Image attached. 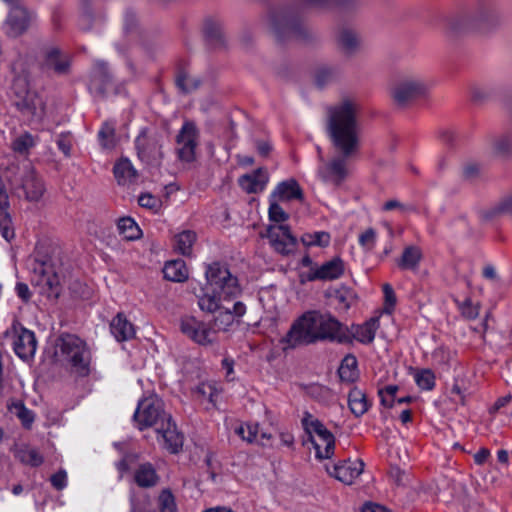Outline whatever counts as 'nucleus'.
<instances>
[{
  "label": "nucleus",
  "instance_id": "f257e3e1",
  "mask_svg": "<svg viewBox=\"0 0 512 512\" xmlns=\"http://www.w3.org/2000/svg\"><path fill=\"white\" fill-rule=\"evenodd\" d=\"M359 109V104L349 98L326 109L328 135L336 149L342 153V157L325 161L318 167L317 175L326 184L339 186L348 176L346 159L354 154L359 146Z\"/></svg>",
  "mask_w": 512,
  "mask_h": 512
},
{
  "label": "nucleus",
  "instance_id": "338daca9",
  "mask_svg": "<svg viewBox=\"0 0 512 512\" xmlns=\"http://www.w3.org/2000/svg\"><path fill=\"white\" fill-rule=\"evenodd\" d=\"M361 512H390V511L387 508H385L384 506H381L378 504L367 503L362 507Z\"/></svg>",
  "mask_w": 512,
  "mask_h": 512
},
{
  "label": "nucleus",
  "instance_id": "5701e85b",
  "mask_svg": "<svg viewBox=\"0 0 512 512\" xmlns=\"http://www.w3.org/2000/svg\"><path fill=\"white\" fill-rule=\"evenodd\" d=\"M133 480L142 488H150L159 482V475L151 463L145 462L133 468Z\"/></svg>",
  "mask_w": 512,
  "mask_h": 512
},
{
  "label": "nucleus",
  "instance_id": "7c9ffc66",
  "mask_svg": "<svg viewBox=\"0 0 512 512\" xmlns=\"http://www.w3.org/2000/svg\"><path fill=\"white\" fill-rule=\"evenodd\" d=\"M196 239L197 236L194 231L184 230L175 235L174 249L184 256H190Z\"/></svg>",
  "mask_w": 512,
  "mask_h": 512
},
{
  "label": "nucleus",
  "instance_id": "69168bd1",
  "mask_svg": "<svg viewBox=\"0 0 512 512\" xmlns=\"http://www.w3.org/2000/svg\"><path fill=\"white\" fill-rule=\"evenodd\" d=\"M394 209H399L401 211H405L406 207L401 202H399L398 200H395V199L389 200V201L385 202L383 205V210H385V211H391Z\"/></svg>",
  "mask_w": 512,
  "mask_h": 512
},
{
  "label": "nucleus",
  "instance_id": "09e8293b",
  "mask_svg": "<svg viewBox=\"0 0 512 512\" xmlns=\"http://www.w3.org/2000/svg\"><path fill=\"white\" fill-rule=\"evenodd\" d=\"M377 242V234L374 229L369 228L359 235V244L365 251L374 249Z\"/></svg>",
  "mask_w": 512,
  "mask_h": 512
},
{
  "label": "nucleus",
  "instance_id": "412c9836",
  "mask_svg": "<svg viewBox=\"0 0 512 512\" xmlns=\"http://www.w3.org/2000/svg\"><path fill=\"white\" fill-rule=\"evenodd\" d=\"M31 19V14L24 7L19 5L13 6L5 22L7 35L11 37L19 36L27 29Z\"/></svg>",
  "mask_w": 512,
  "mask_h": 512
},
{
  "label": "nucleus",
  "instance_id": "6e6d98bb",
  "mask_svg": "<svg viewBox=\"0 0 512 512\" xmlns=\"http://www.w3.org/2000/svg\"><path fill=\"white\" fill-rule=\"evenodd\" d=\"M135 146L140 159L144 160L148 156V138L145 132L140 133L135 139Z\"/></svg>",
  "mask_w": 512,
  "mask_h": 512
},
{
  "label": "nucleus",
  "instance_id": "a19ab883",
  "mask_svg": "<svg viewBox=\"0 0 512 512\" xmlns=\"http://www.w3.org/2000/svg\"><path fill=\"white\" fill-rule=\"evenodd\" d=\"M159 512H177L175 497L168 489H163L158 496Z\"/></svg>",
  "mask_w": 512,
  "mask_h": 512
},
{
  "label": "nucleus",
  "instance_id": "2eb2a0df",
  "mask_svg": "<svg viewBox=\"0 0 512 512\" xmlns=\"http://www.w3.org/2000/svg\"><path fill=\"white\" fill-rule=\"evenodd\" d=\"M318 341L331 340L339 343L348 341L346 326L330 314L318 312Z\"/></svg>",
  "mask_w": 512,
  "mask_h": 512
},
{
  "label": "nucleus",
  "instance_id": "3c124183",
  "mask_svg": "<svg viewBox=\"0 0 512 512\" xmlns=\"http://www.w3.org/2000/svg\"><path fill=\"white\" fill-rule=\"evenodd\" d=\"M176 83L179 89L184 93L191 92L199 86V81L188 74L179 75Z\"/></svg>",
  "mask_w": 512,
  "mask_h": 512
},
{
  "label": "nucleus",
  "instance_id": "4be33fe9",
  "mask_svg": "<svg viewBox=\"0 0 512 512\" xmlns=\"http://www.w3.org/2000/svg\"><path fill=\"white\" fill-rule=\"evenodd\" d=\"M269 175L264 169H257L245 174L238 179V184L247 193L262 192L267 186Z\"/></svg>",
  "mask_w": 512,
  "mask_h": 512
},
{
  "label": "nucleus",
  "instance_id": "603ef678",
  "mask_svg": "<svg viewBox=\"0 0 512 512\" xmlns=\"http://www.w3.org/2000/svg\"><path fill=\"white\" fill-rule=\"evenodd\" d=\"M458 308L462 315L467 319H475L479 315V307L474 305L470 299H465L462 302L457 301Z\"/></svg>",
  "mask_w": 512,
  "mask_h": 512
},
{
  "label": "nucleus",
  "instance_id": "680f3d73",
  "mask_svg": "<svg viewBox=\"0 0 512 512\" xmlns=\"http://www.w3.org/2000/svg\"><path fill=\"white\" fill-rule=\"evenodd\" d=\"M489 457L490 451L486 448H481L474 454V461L476 464L482 465L488 460Z\"/></svg>",
  "mask_w": 512,
  "mask_h": 512
},
{
  "label": "nucleus",
  "instance_id": "20e7f679",
  "mask_svg": "<svg viewBox=\"0 0 512 512\" xmlns=\"http://www.w3.org/2000/svg\"><path fill=\"white\" fill-rule=\"evenodd\" d=\"M206 284L201 290V294H213L227 297H238L241 292V286L237 277L231 274L229 269L218 262L209 264L205 271Z\"/></svg>",
  "mask_w": 512,
  "mask_h": 512
},
{
  "label": "nucleus",
  "instance_id": "a878e982",
  "mask_svg": "<svg viewBox=\"0 0 512 512\" xmlns=\"http://www.w3.org/2000/svg\"><path fill=\"white\" fill-rule=\"evenodd\" d=\"M114 176L120 185H128L136 181L137 170L128 158H121L114 165Z\"/></svg>",
  "mask_w": 512,
  "mask_h": 512
},
{
  "label": "nucleus",
  "instance_id": "423d86ee",
  "mask_svg": "<svg viewBox=\"0 0 512 512\" xmlns=\"http://www.w3.org/2000/svg\"><path fill=\"white\" fill-rule=\"evenodd\" d=\"M163 409L162 400L155 394H150L138 401L136 410L133 414V421L139 430L149 427L155 429L165 420L168 419Z\"/></svg>",
  "mask_w": 512,
  "mask_h": 512
},
{
  "label": "nucleus",
  "instance_id": "2f4dec72",
  "mask_svg": "<svg viewBox=\"0 0 512 512\" xmlns=\"http://www.w3.org/2000/svg\"><path fill=\"white\" fill-rule=\"evenodd\" d=\"M235 433L248 443L259 442L260 438H271V435L266 433L259 435V425L256 423H242L235 429Z\"/></svg>",
  "mask_w": 512,
  "mask_h": 512
},
{
  "label": "nucleus",
  "instance_id": "f3484780",
  "mask_svg": "<svg viewBox=\"0 0 512 512\" xmlns=\"http://www.w3.org/2000/svg\"><path fill=\"white\" fill-rule=\"evenodd\" d=\"M364 464L360 460H348L339 462L333 466H326V471L329 475L339 480L340 482L350 485L357 479L363 472Z\"/></svg>",
  "mask_w": 512,
  "mask_h": 512
},
{
  "label": "nucleus",
  "instance_id": "473e14b6",
  "mask_svg": "<svg viewBox=\"0 0 512 512\" xmlns=\"http://www.w3.org/2000/svg\"><path fill=\"white\" fill-rule=\"evenodd\" d=\"M37 142L38 138L36 136L29 132H23L12 140L11 149L17 154L27 155Z\"/></svg>",
  "mask_w": 512,
  "mask_h": 512
},
{
  "label": "nucleus",
  "instance_id": "dca6fc26",
  "mask_svg": "<svg viewBox=\"0 0 512 512\" xmlns=\"http://www.w3.org/2000/svg\"><path fill=\"white\" fill-rule=\"evenodd\" d=\"M158 434V441L163 448L170 453H177L183 446V436L177 430L175 423L172 421L171 416L165 419L156 429Z\"/></svg>",
  "mask_w": 512,
  "mask_h": 512
},
{
  "label": "nucleus",
  "instance_id": "5fc2aeb1",
  "mask_svg": "<svg viewBox=\"0 0 512 512\" xmlns=\"http://www.w3.org/2000/svg\"><path fill=\"white\" fill-rule=\"evenodd\" d=\"M451 394L453 395V399H455L456 401H459L462 404L465 403V399L467 396V389L461 383L459 378H455L454 383L451 388Z\"/></svg>",
  "mask_w": 512,
  "mask_h": 512
},
{
  "label": "nucleus",
  "instance_id": "393cba45",
  "mask_svg": "<svg viewBox=\"0 0 512 512\" xmlns=\"http://www.w3.org/2000/svg\"><path fill=\"white\" fill-rule=\"evenodd\" d=\"M110 330L112 335L119 342L132 339L136 333L134 325L122 313H118L112 319L110 323Z\"/></svg>",
  "mask_w": 512,
  "mask_h": 512
},
{
  "label": "nucleus",
  "instance_id": "9d476101",
  "mask_svg": "<svg viewBox=\"0 0 512 512\" xmlns=\"http://www.w3.org/2000/svg\"><path fill=\"white\" fill-rule=\"evenodd\" d=\"M32 284L39 289V293L48 298H57L60 293V277L52 263L34 261L32 266Z\"/></svg>",
  "mask_w": 512,
  "mask_h": 512
},
{
  "label": "nucleus",
  "instance_id": "a211bd4d",
  "mask_svg": "<svg viewBox=\"0 0 512 512\" xmlns=\"http://www.w3.org/2000/svg\"><path fill=\"white\" fill-rule=\"evenodd\" d=\"M14 331L13 349L16 355L23 360L31 359L37 348L34 333L23 327H14Z\"/></svg>",
  "mask_w": 512,
  "mask_h": 512
},
{
  "label": "nucleus",
  "instance_id": "7ed1b4c3",
  "mask_svg": "<svg viewBox=\"0 0 512 512\" xmlns=\"http://www.w3.org/2000/svg\"><path fill=\"white\" fill-rule=\"evenodd\" d=\"M14 103L21 114L30 122H40L45 115L43 99L30 89L26 76L19 75L12 83Z\"/></svg>",
  "mask_w": 512,
  "mask_h": 512
},
{
  "label": "nucleus",
  "instance_id": "37998d69",
  "mask_svg": "<svg viewBox=\"0 0 512 512\" xmlns=\"http://www.w3.org/2000/svg\"><path fill=\"white\" fill-rule=\"evenodd\" d=\"M455 351L445 346L437 347L432 353V359L440 366H448L455 358Z\"/></svg>",
  "mask_w": 512,
  "mask_h": 512
},
{
  "label": "nucleus",
  "instance_id": "e2e57ef3",
  "mask_svg": "<svg viewBox=\"0 0 512 512\" xmlns=\"http://www.w3.org/2000/svg\"><path fill=\"white\" fill-rule=\"evenodd\" d=\"M378 394H379V397H380V402L383 406L385 407H392L394 402H395V398L392 397L391 395L387 394L386 391L383 389V388H380L378 390Z\"/></svg>",
  "mask_w": 512,
  "mask_h": 512
},
{
  "label": "nucleus",
  "instance_id": "79ce46f5",
  "mask_svg": "<svg viewBox=\"0 0 512 512\" xmlns=\"http://www.w3.org/2000/svg\"><path fill=\"white\" fill-rule=\"evenodd\" d=\"M270 205L268 209L269 220L273 222V225L284 224L288 219V214L284 209L277 203L275 199H269Z\"/></svg>",
  "mask_w": 512,
  "mask_h": 512
},
{
  "label": "nucleus",
  "instance_id": "ddd939ff",
  "mask_svg": "<svg viewBox=\"0 0 512 512\" xmlns=\"http://www.w3.org/2000/svg\"><path fill=\"white\" fill-rule=\"evenodd\" d=\"M266 237L273 249L282 255L292 253L297 245L296 237L292 235L290 228L285 224L269 225Z\"/></svg>",
  "mask_w": 512,
  "mask_h": 512
},
{
  "label": "nucleus",
  "instance_id": "6e6552de",
  "mask_svg": "<svg viewBox=\"0 0 512 512\" xmlns=\"http://www.w3.org/2000/svg\"><path fill=\"white\" fill-rule=\"evenodd\" d=\"M179 329L193 343L208 347L218 342V334L212 323L205 322L195 316L186 315L181 317Z\"/></svg>",
  "mask_w": 512,
  "mask_h": 512
},
{
  "label": "nucleus",
  "instance_id": "bb28decb",
  "mask_svg": "<svg viewBox=\"0 0 512 512\" xmlns=\"http://www.w3.org/2000/svg\"><path fill=\"white\" fill-rule=\"evenodd\" d=\"M7 408L10 414L19 419L24 428L30 429L32 427L35 420V414L25 406L23 401L16 399L9 400Z\"/></svg>",
  "mask_w": 512,
  "mask_h": 512
},
{
  "label": "nucleus",
  "instance_id": "13d9d810",
  "mask_svg": "<svg viewBox=\"0 0 512 512\" xmlns=\"http://www.w3.org/2000/svg\"><path fill=\"white\" fill-rule=\"evenodd\" d=\"M138 203L141 207L153 209L157 207L158 200L153 195L145 193L139 196Z\"/></svg>",
  "mask_w": 512,
  "mask_h": 512
},
{
  "label": "nucleus",
  "instance_id": "864d4df0",
  "mask_svg": "<svg viewBox=\"0 0 512 512\" xmlns=\"http://www.w3.org/2000/svg\"><path fill=\"white\" fill-rule=\"evenodd\" d=\"M52 486L57 490H63L68 484L67 472L64 469H60L58 472L50 477Z\"/></svg>",
  "mask_w": 512,
  "mask_h": 512
},
{
  "label": "nucleus",
  "instance_id": "c9c22d12",
  "mask_svg": "<svg viewBox=\"0 0 512 512\" xmlns=\"http://www.w3.org/2000/svg\"><path fill=\"white\" fill-rule=\"evenodd\" d=\"M342 381L353 382L358 377L357 359L353 355H347L338 369Z\"/></svg>",
  "mask_w": 512,
  "mask_h": 512
},
{
  "label": "nucleus",
  "instance_id": "774afa93",
  "mask_svg": "<svg viewBox=\"0 0 512 512\" xmlns=\"http://www.w3.org/2000/svg\"><path fill=\"white\" fill-rule=\"evenodd\" d=\"M271 149L272 147L269 142L262 141L257 143V151L263 157L268 156Z\"/></svg>",
  "mask_w": 512,
  "mask_h": 512
},
{
  "label": "nucleus",
  "instance_id": "de8ad7c7",
  "mask_svg": "<svg viewBox=\"0 0 512 512\" xmlns=\"http://www.w3.org/2000/svg\"><path fill=\"white\" fill-rule=\"evenodd\" d=\"M271 24L275 30L284 26L285 28H294L295 21L287 12H278L271 17Z\"/></svg>",
  "mask_w": 512,
  "mask_h": 512
},
{
  "label": "nucleus",
  "instance_id": "c03bdc74",
  "mask_svg": "<svg viewBox=\"0 0 512 512\" xmlns=\"http://www.w3.org/2000/svg\"><path fill=\"white\" fill-rule=\"evenodd\" d=\"M237 321L234 320L232 314L225 313L223 310L216 311L213 324L218 331H228Z\"/></svg>",
  "mask_w": 512,
  "mask_h": 512
},
{
  "label": "nucleus",
  "instance_id": "49530a36",
  "mask_svg": "<svg viewBox=\"0 0 512 512\" xmlns=\"http://www.w3.org/2000/svg\"><path fill=\"white\" fill-rule=\"evenodd\" d=\"M304 242L309 246L326 247L330 243V235L324 231H318L308 234L304 238Z\"/></svg>",
  "mask_w": 512,
  "mask_h": 512
},
{
  "label": "nucleus",
  "instance_id": "4d7b16f0",
  "mask_svg": "<svg viewBox=\"0 0 512 512\" xmlns=\"http://www.w3.org/2000/svg\"><path fill=\"white\" fill-rule=\"evenodd\" d=\"M59 52L57 50H52L48 54V64L52 66L57 72L62 73L67 69L66 62H58Z\"/></svg>",
  "mask_w": 512,
  "mask_h": 512
},
{
  "label": "nucleus",
  "instance_id": "b1692460",
  "mask_svg": "<svg viewBox=\"0 0 512 512\" xmlns=\"http://www.w3.org/2000/svg\"><path fill=\"white\" fill-rule=\"evenodd\" d=\"M301 198L302 190L298 182L292 178L280 182L269 196V199H275L277 201H289Z\"/></svg>",
  "mask_w": 512,
  "mask_h": 512
},
{
  "label": "nucleus",
  "instance_id": "f704fd0d",
  "mask_svg": "<svg viewBox=\"0 0 512 512\" xmlns=\"http://www.w3.org/2000/svg\"><path fill=\"white\" fill-rule=\"evenodd\" d=\"M422 258L421 250L416 246H408L398 261L401 269L416 270Z\"/></svg>",
  "mask_w": 512,
  "mask_h": 512
},
{
  "label": "nucleus",
  "instance_id": "c85d7f7f",
  "mask_svg": "<svg viewBox=\"0 0 512 512\" xmlns=\"http://www.w3.org/2000/svg\"><path fill=\"white\" fill-rule=\"evenodd\" d=\"M337 43L340 49L346 54H353L360 48V38L351 29H342L337 35Z\"/></svg>",
  "mask_w": 512,
  "mask_h": 512
},
{
  "label": "nucleus",
  "instance_id": "cd10ccee",
  "mask_svg": "<svg viewBox=\"0 0 512 512\" xmlns=\"http://www.w3.org/2000/svg\"><path fill=\"white\" fill-rule=\"evenodd\" d=\"M348 406L352 414L360 417L368 411L370 402L364 391L353 387L348 394Z\"/></svg>",
  "mask_w": 512,
  "mask_h": 512
},
{
  "label": "nucleus",
  "instance_id": "4c0bfd02",
  "mask_svg": "<svg viewBox=\"0 0 512 512\" xmlns=\"http://www.w3.org/2000/svg\"><path fill=\"white\" fill-rule=\"evenodd\" d=\"M414 380L417 386L422 390H432L435 386V375L430 369L416 371Z\"/></svg>",
  "mask_w": 512,
  "mask_h": 512
},
{
  "label": "nucleus",
  "instance_id": "e433bc0d",
  "mask_svg": "<svg viewBox=\"0 0 512 512\" xmlns=\"http://www.w3.org/2000/svg\"><path fill=\"white\" fill-rule=\"evenodd\" d=\"M16 458L23 464L37 467L43 463L42 455L34 448L23 446L16 450Z\"/></svg>",
  "mask_w": 512,
  "mask_h": 512
},
{
  "label": "nucleus",
  "instance_id": "0eeeda50",
  "mask_svg": "<svg viewBox=\"0 0 512 512\" xmlns=\"http://www.w3.org/2000/svg\"><path fill=\"white\" fill-rule=\"evenodd\" d=\"M319 459H330L335 452V437L318 419L308 415L302 420Z\"/></svg>",
  "mask_w": 512,
  "mask_h": 512
},
{
  "label": "nucleus",
  "instance_id": "72a5a7b5",
  "mask_svg": "<svg viewBox=\"0 0 512 512\" xmlns=\"http://www.w3.org/2000/svg\"><path fill=\"white\" fill-rule=\"evenodd\" d=\"M117 229L123 239L132 241L141 237V229L131 217H122L118 220Z\"/></svg>",
  "mask_w": 512,
  "mask_h": 512
},
{
  "label": "nucleus",
  "instance_id": "9b49d317",
  "mask_svg": "<svg viewBox=\"0 0 512 512\" xmlns=\"http://www.w3.org/2000/svg\"><path fill=\"white\" fill-rule=\"evenodd\" d=\"M235 297L222 298V296L209 294L198 295V306L200 310L206 313H216L218 310H223L225 313L232 314L237 324L240 323L241 318L246 314L247 307L241 301L232 302Z\"/></svg>",
  "mask_w": 512,
  "mask_h": 512
},
{
  "label": "nucleus",
  "instance_id": "1a4fd4ad",
  "mask_svg": "<svg viewBox=\"0 0 512 512\" xmlns=\"http://www.w3.org/2000/svg\"><path fill=\"white\" fill-rule=\"evenodd\" d=\"M318 312L309 311L298 318L285 336L289 346L311 344L318 341Z\"/></svg>",
  "mask_w": 512,
  "mask_h": 512
},
{
  "label": "nucleus",
  "instance_id": "bf43d9fd",
  "mask_svg": "<svg viewBox=\"0 0 512 512\" xmlns=\"http://www.w3.org/2000/svg\"><path fill=\"white\" fill-rule=\"evenodd\" d=\"M57 146L66 156H69L72 147L69 135L61 134L57 139Z\"/></svg>",
  "mask_w": 512,
  "mask_h": 512
},
{
  "label": "nucleus",
  "instance_id": "f8f14e48",
  "mask_svg": "<svg viewBox=\"0 0 512 512\" xmlns=\"http://www.w3.org/2000/svg\"><path fill=\"white\" fill-rule=\"evenodd\" d=\"M200 133L195 123L184 121L176 137L177 154L183 162H193L196 159V149L199 144Z\"/></svg>",
  "mask_w": 512,
  "mask_h": 512
},
{
  "label": "nucleus",
  "instance_id": "58836bf2",
  "mask_svg": "<svg viewBox=\"0 0 512 512\" xmlns=\"http://www.w3.org/2000/svg\"><path fill=\"white\" fill-rule=\"evenodd\" d=\"M335 300L340 309L348 310L356 301V295L353 290L342 287L335 292Z\"/></svg>",
  "mask_w": 512,
  "mask_h": 512
},
{
  "label": "nucleus",
  "instance_id": "39448f33",
  "mask_svg": "<svg viewBox=\"0 0 512 512\" xmlns=\"http://www.w3.org/2000/svg\"><path fill=\"white\" fill-rule=\"evenodd\" d=\"M431 84L420 74L409 73L400 75L390 87V95L399 106H405L414 99L425 96Z\"/></svg>",
  "mask_w": 512,
  "mask_h": 512
},
{
  "label": "nucleus",
  "instance_id": "6ab92c4d",
  "mask_svg": "<svg viewBox=\"0 0 512 512\" xmlns=\"http://www.w3.org/2000/svg\"><path fill=\"white\" fill-rule=\"evenodd\" d=\"M21 189L30 202H38L45 193L43 181L31 167H27L21 175Z\"/></svg>",
  "mask_w": 512,
  "mask_h": 512
},
{
  "label": "nucleus",
  "instance_id": "f03ea898",
  "mask_svg": "<svg viewBox=\"0 0 512 512\" xmlns=\"http://www.w3.org/2000/svg\"><path fill=\"white\" fill-rule=\"evenodd\" d=\"M55 361L73 372L85 375L89 371L90 352L87 344L76 335L60 336L54 348Z\"/></svg>",
  "mask_w": 512,
  "mask_h": 512
},
{
  "label": "nucleus",
  "instance_id": "0e129e2a",
  "mask_svg": "<svg viewBox=\"0 0 512 512\" xmlns=\"http://www.w3.org/2000/svg\"><path fill=\"white\" fill-rule=\"evenodd\" d=\"M222 367L225 370L226 377L229 380H232L233 379L232 375L234 373V360L231 358H228V357L224 358L222 360Z\"/></svg>",
  "mask_w": 512,
  "mask_h": 512
},
{
  "label": "nucleus",
  "instance_id": "a18cd8bd",
  "mask_svg": "<svg viewBox=\"0 0 512 512\" xmlns=\"http://www.w3.org/2000/svg\"><path fill=\"white\" fill-rule=\"evenodd\" d=\"M496 12L491 8H481L474 15V22L476 26L482 27L490 25L496 21Z\"/></svg>",
  "mask_w": 512,
  "mask_h": 512
},
{
  "label": "nucleus",
  "instance_id": "ea45409f",
  "mask_svg": "<svg viewBox=\"0 0 512 512\" xmlns=\"http://www.w3.org/2000/svg\"><path fill=\"white\" fill-rule=\"evenodd\" d=\"M98 138L101 146L110 149L115 145V128L111 123H104L98 132Z\"/></svg>",
  "mask_w": 512,
  "mask_h": 512
},
{
  "label": "nucleus",
  "instance_id": "8fccbe9b",
  "mask_svg": "<svg viewBox=\"0 0 512 512\" xmlns=\"http://www.w3.org/2000/svg\"><path fill=\"white\" fill-rule=\"evenodd\" d=\"M382 290L384 294V311L388 314H391L397 301L395 292L392 286L388 283L383 284Z\"/></svg>",
  "mask_w": 512,
  "mask_h": 512
},
{
  "label": "nucleus",
  "instance_id": "aec40b11",
  "mask_svg": "<svg viewBox=\"0 0 512 512\" xmlns=\"http://www.w3.org/2000/svg\"><path fill=\"white\" fill-rule=\"evenodd\" d=\"M379 326L378 317H372L362 324H353L350 327L346 326V332L348 334L347 342L354 339L362 344H370L373 342Z\"/></svg>",
  "mask_w": 512,
  "mask_h": 512
},
{
  "label": "nucleus",
  "instance_id": "c756f323",
  "mask_svg": "<svg viewBox=\"0 0 512 512\" xmlns=\"http://www.w3.org/2000/svg\"><path fill=\"white\" fill-rule=\"evenodd\" d=\"M163 274L169 281L183 282L188 278V269L183 260H172L166 262Z\"/></svg>",
  "mask_w": 512,
  "mask_h": 512
},
{
  "label": "nucleus",
  "instance_id": "052dcab7",
  "mask_svg": "<svg viewBox=\"0 0 512 512\" xmlns=\"http://www.w3.org/2000/svg\"><path fill=\"white\" fill-rule=\"evenodd\" d=\"M333 78V72L329 68H322L317 72L316 81L323 85Z\"/></svg>",
  "mask_w": 512,
  "mask_h": 512
},
{
  "label": "nucleus",
  "instance_id": "4468645a",
  "mask_svg": "<svg viewBox=\"0 0 512 512\" xmlns=\"http://www.w3.org/2000/svg\"><path fill=\"white\" fill-rule=\"evenodd\" d=\"M344 271V261L340 257H334L322 265L313 266L306 274L301 275V281H332L340 278Z\"/></svg>",
  "mask_w": 512,
  "mask_h": 512
}]
</instances>
